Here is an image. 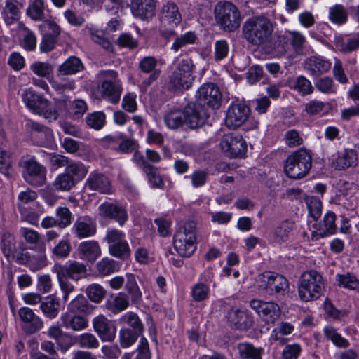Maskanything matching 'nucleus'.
<instances>
[{
    "mask_svg": "<svg viewBox=\"0 0 359 359\" xmlns=\"http://www.w3.org/2000/svg\"><path fill=\"white\" fill-rule=\"evenodd\" d=\"M74 343L81 348L94 349L98 348L100 343L97 337L92 333L85 332L74 338Z\"/></svg>",
    "mask_w": 359,
    "mask_h": 359,
    "instance_id": "nucleus-47",
    "label": "nucleus"
},
{
    "mask_svg": "<svg viewBox=\"0 0 359 359\" xmlns=\"http://www.w3.org/2000/svg\"><path fill=\"white\" fill-rule=\"evenodd\" d=\"M294 330V326L292 323L282 321L272 330L269 339L279 345H285L289 340L287 336L292 334Z\"/></svg>",
    "mask_w": 359,
    "mask_h": 359,
    "instance_id": "nucleus-30",
    "label": "nucleus"
},
{
    "mask_svg": "<svg viewBox=\"0 0 359 359\" xmlns=\"http://www.w3.org/2000/svg\"><path fill=\"white\" fill-rule=\"evenodd\" d=\"M126 282L125 288L130 296L131 300L134 302H137L140 300L142 292L136 281L135 276L132 273H126Z\"/></svg>",
    "mask_w": 359,
    "mask_h": 359,
    "instance_id": "nucleus-50",
    "label": "nucleus"
},
{
    "mask_svg": "<svg viewBox=\"0 0 359 359\" xmlns=\"http://www.w3.org/2000/svg\"><path fill=\"white\" fill-rule=\"evenodd\" d=\"M92 311L93 306L88 303L86 297L83 294H79L68 304L66 312L75 314H89Z\"/></svg>",
    "mask_w": 359,
    "mask_h": 359,
    "instance_id": "nucleus-35",
    "label": "nucleus"
},
{
    "mask_svg": "<svg viewBox=\"0 0 359 359\" xmlns=\"http://www.w3.org/2000/svg\"><path fill=\"white\" fill-rule=\"evenodd\" d=\"M120 322L128 325L127 327L130 328V330L143 333L144 325L138 316L133 312L126 313L121 317Z\"/></svg>",
    "mask_w": 359,
    "mask_h": 359,
    "instance_id": "nucleus-48",
    "label": "nucleus"
},
{
    "mask_svg": "<svg viewBox=\"0 0 359 359\" xmlns=\"http://www.w3.org/2000/svg\"><path fill=\"white\" fill-rule=\"evenodd\" d=\"M11 153L4 145L0 146V172L6 176L11 175Z\"/></svg>",
    "mask_w": 359,
    "mask_h": 359,
    "instance_id": "nucleus-59",
    "label": "nucleus"
},
{
    "mask_svg": "<svg viewBox=\"0 0 359 359\" xmlns=\"http://www.w3.org/2000/svg\"><path fill=\"white\" fill-rule=\"evenodd\" d=\"M65 172L73 180L75 184L81 181L87 175L88 168L81 162H72L66 166Z\"/></svg>",
    "mask_w": 359,
    "mask_h": 359,
    "instance_id": "nucleus-38",
    "label": "nucleus"
},
{
    "mask_svg": "<svg viewBox=\"0 0 359 359\" xmlns=\"http://www.w3.org/2000/svg\"><path fill=\"white\" fill-rule=\"evenodd\" d=\"M335 214L328 212L325 214L323 219V224L318 230V234L321 238L332 235L335 233Z\"/></svg>",
    "mask_w": 359,
    "mask_h": 359,
    "instance_id": "nucleus-51",
    "label": "nucleus"
},
{
    "mask_svg": "<svg viewBox=\"0 0 359 359\" xmlns=\"http://www.w3.org/2000/svg\"><path fill=\"white\" fill-rule=\"evenodd\" d=\"M290 87L298 91L302 95H309L313 91L311 81L302 76L291 81L290 82Z\"/></svg>",
    "mask_w": 359,
    "mask_h": 359,
    "instance_id": "nucleus-49",
    "label": "nucleus"
},
{
    "mask_svg": "<svg viewBox=\"0 0 359 359\" xmlns=\"http://www.w3.org/2000/svg\"><path fill=\"white\" fill-rule=\"evenodd\" d=\"M194 65L189 58L182 60L170 76L169 86L175 90H187L194 81Z\"/></svg>",
    "mask_w": 359,
    "mask_h": 359,
    "instance_id": "nucleus-9",
    "label": "nucleus"
},
{
    "mask_svg": "<svg viewBox=\"0 0 359 359\" xmlns=\"http://www.w3.org/2000/svg\"><path fill=\"white\" fill-rule=\"evenodd\" d=\"M144 172L147 176L148 182L153 188L165 189L171 187V182L167 176H161L156 168L145 165Z\"/></svg>",
    "mask_w": 359,
    "mask_h": 359,
    "instance_id": "nucleus-31",
    "label": "nucleus"
},
{
    "mask_svg": "<svg viewBox=\"0 0 359 359\" xmlns=\"http://www.w3.org/2000/svg\"><path fill=\"white\" fill-rule=\"evenodd\" d=\"M27 268L32 272L38 271L48 265V261L46 255L45 249L30 254Z\"/></svg>",
    "mask_w": 359,
    "mask_h": 359,
    "instance_id": "nucleus-40",
    "label": "nucleus"
},
{
    "mask_svg": "<svg viewBox=\"0 0 359 359\" xmlns=\"http://www.w3.org/2000/svg\"><path fill=\"white\" fill-rule=\"evenodd\" d=\"M156 2L154 0H133L131 4L133 15L141 20H149L155 15Z\"/></svg>",
    "mask_w": 359,
    "mask_h": 359,
    "instance_id": "nucleus-26",
    "label": "nucleus"
},
{
    "mask_svg": "<svg viewBox=\"0 0 359 359\" xmlns=\"http://www.w3.org/2000/svg\"><path fill=\"white\" fill-rule=\"evenodd\" d=\"M331 161L332 165L335 169L344 170L357 164L358 155L354 150L346 149L333 155Z\"/></svg>",
    "mask_w": 359,
    "mask_h": 359,
    "instance_id": "nucleus-27",
    "label": "nucleus"
},
{
    "mask_svg": "<svg viewBox=\"0 0 359 359\" xmlns=\"http://www.w3.org/2000/svg\"><path fill=\"white\" fill-rule=\"evenodd\" d=\"M94 331L102 341H112L116 337V327L104 315L100 314L92 320Z\"/></svg>",
    "mask_w": 359,
    "mask_h": 359,
    "instance_id": "nucleus-20",
    "label": "nucleus"
},
{
    "mask_svg": "<svg viewBox=\"0 0 359 359\" xmlns=\"http://www.w3.org/2000/svg\"><path fill=\"white\" fill-rule=\"evenodd\" d=\"M273 30V23L264 15L248 18L242 27L243 38L248 43L256 46L266 45L270 41Z\"/></svg>",
    "mask_w": 359,
    "mask_h": 359,
    "instance_id": "nucleus-1",
    "label": "nucleus"
},
{
    "mask_svg": "<svg viewBox=\"0 0 359 359\" xmlns=\"http://www.w3.org/2000/svg\"><path fill=\"white\" fill-rule=\"evenodd\" d=\"M86 187L90 190H97L102 194H111L112 187L109 180L99 172H91L86 182Z\"/></svg>",
    "mask_w": 359,
    "mask_h": 359,
    "instance_id": "nucleus-28",
    "label": "nucleus"
},
{
    "mask_svg": "<svg viewBox=\"0 0 359 359\" xmlns=\"http://www.w3.org/2000/svg\"><path fill=\"white\" fill-rule=\"evenodd\" d=\"M56 107L58 109L59 114L68 112L74 118H79L82 116L87 111V104L83 100H76L72 102H69L66 99L56 100Z\"/></svg>",
    "mask_w": 359,
    "mask_h": 359,
    "instance_id": "nucleus-25",
    "label": "nucleus"
},
{
    "mask_svg": "<svg viewBox=\"0 0 359 359\" xmlns=\"http://www.w3.org/2000/svg\"><path fill=\"white\" fill-rule=\"evenodd\" d=\"M159 19L162 26L176 27L182 21V15L177 5L172 1L165 3L161 8Z\"/></svg>",
    "mask_w": 359,
    "mask_h": 359,
    "instance_id": "nucleus-21",
    "label": "nucleus"
},
{
    "mask_svg": "<svg viewBox=\"0 0 359 359\" xmlns=\"http://www.w3.org/2000/svg\"><path fill=\"white\" fill-rule=\"evenodd\" d=\"M312 166L311 154L304 149H299L289 155L284 162V172L292 180L306 177Z\"/></svg>",
    "mask_w": 359,
    "mask_h": 359,
    "instance_id": "nucleus-4",
    "label": "nucleus"
},
{
    "mask_svg": "<svg viewBox=\"0 0 359 359\" xmlns=\"http://www.w3.org/2000/svg\"><path fill=\"white\" fill-rule=\"evenodd\" d=\"M30 69L38 76L48 78L53 72V67L48 62L36 61L31 64Z\"/></svg>",
    "mask_w": 359,
    "mask_h": 359,
    "instance_id": "nucleus-60",
    "label": "nucleus"
},
{
    "mask_svg": "<svg viewBox=\"0 0 359 359\" xmlns=\"http://www.w3.org/2000/svg\"><path fill=\"white\" fill-rule=\"evenodd\" d=\"M22 175L25 180L34 186L42 185L46 181V168L36 161L29 158L22 163Z\"/></svg>",
    "mask_w": 359,
    "mask_h": 359,
    "instance_id": "nucleus-15",
    "label": "nucleus"
},
{
    "mask_svg": "<svg viewBox=\"0 0 359 359\" xmlns=\"http://www.w3.org/2000/svg\"><path fill=\"white\" fill-rule=\"evenodd\" d=\"M105 114L102 111H96L88 114L86 118V124L95 129H101L105 123Z\"/></svg>",
    "mask_w": 359,
    "mask_h": 359,
    "instance_id": "nucleus-61",
    "label": "nucleus"
},
{
    "mask_svg": "<svg viewBox=\"0 0 359 359\" xmlns=\"http://www.w3.org/2000/svg\"><path fill=\"white\" fill-rule=\"evenodd\" d=\"M196 228L194 221H188L175 231L173 246L180 256L189 257L196 251Z\"/></svg>",
    "mask_w": 359,
    "mask_h": 359,
    "instance_id": "nucleus-5",
    "label": "nucleus"
},
{
    "mask_svg": "<svg viewBox=\"0 0 359 359\" xmlns=\"http://www.w3.org/2000/svg\"><path fill=\"white\" fill-rule=\"evenodd\" d=\"M315 86L324 94H334L337 91V86L333 79L328 76L318 79L315 82Z\"/></svg>",
    "mask_w": 359,
    "mask_h": 359,
    "instance_id": "nucleus-57",
    "label": "nucleus"
},
{
    "mask_svg": "<svg viewBox=\"0 0 359 359\" xmlns=\"http://www.w3.org/2000/svg\"><path fill=\"white\" fill-rule=\"evenodd\" d=\"M210 294V287L205 283L198 282L194 284L191 287V295L196 302H203L206 300Z\"/></svg>",
    "mask_w": 359,
    "mask_h": 359,
    "instance_id": "nucleus-55",
    "label": "nucleus"
},
{
    "mask_svg": "<svg viewBox=\"0 0 359 359\" xmlns=\"http://www.w3.org/2000/svg\"><path fill=\"white\" fill-rule=\"evenodd\" d=\"M101 217L116 220L121 226L128 220L126 207L120 203H102L99 206Z\"/></svg>",
    "mask_w": 359,
    "mask_h": 359,
    "instance_id": "nucleus-22",
    "label": "nucleus"
},
{
    "mask_svg": "<svg viewBox=\"0 0 359 359\" xmlns=\"http://www.w3.org/2000/svg\"><path fill=\"white\" fill-rule=\"evenodd\" d=\"M15 237L8 232L4 233L1 238V250L7 260H10L15 248Z\"/></svg>",
    "mask_w": 359,
    "mask_h": 359,
    "instance_id": "nucleus-53",
    "label": "nucleus"
},
{
    "mask_svg": "<svg viewBox=\"0 0 359 359\" xmlns=\"http://www.w3.org/2000/svg\"><path fill=\"white\" fill-rule=\"evenodd\" d=\"M335 280L338 286L350 290H359V280L357 277L348 272L345 273H337L335 276Z\"/></svg>",
    "mask_w": 359,
    "mask_h": 359,
    "instance_id": "nucleus-42",
    "label": "nucleus"
},
{
    "mask_svg": "<svg viewBox=\"0 0 359 359\" xmlns=\"http://www.w3.org/2000/svg\"><path fill=\"white\" fill-rule=\"evenodd\" d=\"M83 69L81 60L77 57L71 56L59 66L56 76L58 79H62L67 75L75 74Z\"/></svg>",
    "mask_w": 359,
    "mask_h": 359,
    "instance_id": "nucleus-32",
    "label": "nucleus"
},
{
    "mask_svg": "<svg viewBox=\"0 0 359 359\" xmlns=\"http://www.w3.org/2000/svg\"><path fill=\"white\" fill-rule=\"evenodd\" d=\"M330 110V104L317 100H312L306 103L304 111L311 116L324 115Z\"/></svg>",
    "mask_w": 359,
    "mask_h": 359,
    "instance_id": "nucleus-45",
    "label": "nucleus"
},
{
    "mask_svg": "<svg viewBox=\"0 0 359 359\" xmlns=\"http://www.w3.org/2000/svg\"><path fill=\"white\" fill-rule=\"evenodd\" d=\"M120 262L109 257H104L96 264L97 272L102 276H109L120 270Z\"/></svg>",
    "mask_w": 359,
    "mask_h": 359,
    "instance_id": "nucleus-43",
    "label": "nucleus"
},
{
    "mask_svg": "<svg viewBox=\"0 0 359 359\" xmlns=\"http://www.w3.org/2000/svg\"><path fill=\"white\" fill-rule=\"evenodd\" d=\"M142 334L130 330L129 327H121L118 333V340L121 348H128L133 346Z\"/></svg>",
    "mask_w": 359,
    "mask_h": 359,
    "instance_id": "nucleus-44",
    "label": "nucleus"
},
{
    "mask_svg": "<svg viewBox=\"0 0 359 359\" xmlns=\"http://www.w3.org/2000/svg\"><path fill=\"white\" fill-rule=\"evenodd\" d=\"M75 184L73 180L65 172L59 174L53 183L54 189L60 191H69Z\"/></svg>",
    "mask_w": 359,
    "mask_h": 359,
    "instance_id": "nucleus-56",
    "label": "nucleus"
},
{
    "mask_svg": "<svg viewBox=\"0 0 359 359\" xmlns=\"http://www.w3.org/2000/svg\"><path fill=\"white\" fill-rule=\"evenodd\" d=\"M135 359H151V353L148 340L145 337H141L137 346Z\"/></svg>",
    "mask_w": 359,
    "mask_h": 359,
    "instance_id": "nucleus-64",
    "label": "nucleus"
},
{
    "mask_svg": "<svg viewBox=\"0 0 359 359\" xmlns=\"http://www.w3.org/2000/svg\"><path fill=\"white\" fill-rule=\"evenodd\" d=\"M257 283L260 290L276 298L284 296L289 290V281L281 274L265 272L259 274Z\"/></svg>",
    "mask_w": 359,
    "mask_h": 359,
    "instance_id": "nucleus-7",
    "label": "nucleus"
},
{
    "mask_svg": "<svg viewBox=\"0 0 359 359\" xmlns=\"http://www.w3.org/2000/svg\"><path fill=\"white\" fill-rule=\"evenodd\" d=\"M329 20L335 24H343L347 20V12L341 4H336L329 9Z\"/></svg>",
    "mask_w": 359,
    "mask_h": 359,
    "instance_id": "nucleus-54",
    "label": "nucleus"
},
{
    "mask_svg": "<svg viewBox=\"0 0 359 359\" xmlns=\"http://www.w3.org/2000/svg\"><path fill=\"white\" fill-rule=\"evenodd\" d=\"M331 62L320 57H311L305 62V69L311 75L318 76L329 71Z\"/></svg>",
    "mask_w": 359,
    "mask_h": 359,
    "instance_id": "nucleus-33",
    "label": "nucleus"
},
{
    "mask_svg": "<svg viewBox=\"0 0 359 359\" xmlns=\"http://www.w3.org/2000/svg\"><path fill=\"white\" fill-rule=\"evenodd\" d=\"M206 118V114L201 107L189 103L183 111H170L165 116L164 121L170 129H177L183 125L194 129L203 126Z\"/></svg>",
    "mask_w": 359,
    "mask_h": 359,
    "instance_id": "nucleus-2",
    "label": "nucleus"
},
{
    "mask_svg": "<svg viewBox=\"0 0 359 359\" xmlns=\"http://www.w3.org/2000/svg\"><path fill=\"white\" fill-rule=\"evenodd\" d=\"M29 126L34 131L38 132L39 137H45L46 140L42 141L41 144L46 147L53 148L54 145L53 142V135L52 134V132L46 127L36 123V122H29Z\"/></svg>",
    "mask_w": 359,
    "mask_h": 359,
    "instance_id": "nucleus-52",
    "label": "nucleus"
},
{
    "mask_svg": "<svg viewBox=\"0 0 359 359\" xmlns=\"http://www.w3.org/2000/svg\"><path fill=\"white\" fill-rule=\"evenodd\" d=\"M105 240L109 245V252L114 257L125 259L130 256V250L123 232L118 229H109Z\"/></svg>",
    "mask_w": 359,
    "mask_h": 359,
    "instance_id": "nucleus-10",
    "label": "nucleus"
},
{
    "mask_svg": "<svg viewBox=\"0 0 359 359\" xmlns=\"http://www.w3.org/2000/svg\"><path fill=\"white\" fill-rule=\"evenodd\" d=\"M280 44L275 48L273 55L280 57L284 55L290 48L288 40H291L294 48H301L306 41L305 36L297 31H285L278 36Z\"/></svg>",
    "mask_w": 359,
    "mask_h": 359,
    "instance_id": "nucleus-19",
    "label": "nucleus"
},
{
    "mask_svg": "<svg viewBox=\"0 0 359 359\" xmlns=\"http://www.w3.org/2000/svg\"><path fill=\"white\" fill-rule=\"evenodd\" d=\"M75 234L79 238L93 236L96 233V224L93 222L77 220L74 224Z\"/></svg>",
    "mask_w": 359,
    "mask_h": 359,
    "instance_id": "nucleus-39",
    "label": "nucleus"
},
{
    "mask_svg": "<svg viewBox=\"0 0 359 359\" xmlns=\"http://www.w3.org/2000/svg\"><path fill=\"white\" fill-rule=\"evenodd\" d=\"M250 109L243 102L236 101L232 102L228 107L225 124L229 128H236L241 126L249 118Z\"/></svg>",
    "mask_w": 359,
    "mask_h": 359,
    "instance_id": "nucleus-14",
    "label": "nucleus"
},
{
    "mask_svg": "<svg viewBox=\"0 0 359 359\" xmlns=\"http://www.w3.org/2000/svg\"><path fill=\"white\" fill-rule=\"evenodd\" d=\"M129 306L128 296L123 292H119L114 297L105 303L106 309L114 314L126 310Z\"/></svg>",
    "mask_w": 359,
    "mask_h": 359,
    "instance_id": "nucleus-36",
    "label": "nucleus"
},
{
    "mask_svg": "<svg viewBox=\"0 0 359 359\" xmlns=\"http://www.w3.org/2000/svg\"><path fill=\"white\" fill-rule=\"evenodd\" d=\"M335 46L337 49L343 53H349L359 47V39L353 38L346 40L336 39Z\"/></svg>",
    "mask_w": 359,
    "mask_h": 359,
    "instance_id": "nucleus-63",
    "label": "nucleus"
},
{
    "mask_svg": "<svg viewBox=\"0 0 359 359\" xmlns=\"http://www.w3.org/2000/svg\"><path fill=\"white\" fill-rule=\"evenodd\" d=\"M220 148L230 158L242 157L247 151L245 141L236 133L224 135L220 142Z\"/></svg>",
    "mask_w": 359,
    "mask_h": 359,
    "instance_id": "nucleus-13",
    "label": "nucleus"
},
{
    "mask_svg": "<svg viewBox=\"0 0 359 359\" xmlns=\"http://www.w3.org/2000/svg\"><path fill=\"white\" fill-rule=\"evenodd\" d=\"M101 75L104 78L100 88L103 97L113 104L118 103L121 98L122 88L116 72L113 70L104 71L101 73Z\"/></svg>",
    "mask_w": 359,
    "mask_h": 359,
    "instance_id": "nucleus-11",
    "label": "nucleus"
},
{
    "mask_svg": "<svg viewBox=\"0 0 359 359\" xmlns=\"http://www.w3.org/2000/svg\"><path fill=\"white\" fill-rule=\"evenodd\" d=\"M217 22L224 30L231 32L240 26L241 18L237 8L230 2H219L215 8Z\"/></svg>",
    "mask_w": 359,
    "mask_h": 359,
    "instance_id": "nucleus-8",
    "label": "nucleus"
},
{
    "mask_svg": "<svg viewBox=\"0 0 359 359\" xmlns=\"http://www.w3.org/2000/svg\"><path fill=\"white\" fill-rule=\"evenodd\" d=\"M238 351L241 359H262L264 350L262 347H255L250 343L238 344Z\"/></svg>",
    "mask_w": 359,
    "mask_h": 359,
    "instance_id": "nucleus-37",
    "label": "nucleus"
},
{
    "mask_svg": "<svg viewBox=\"0 0 359 359\" xmlns=\"http://www.w3.org/2000/svg\"><path fill=\"white\" fill-rule=\"evenodd\" d=\"M79 257L83 260L94 262L101 255V248L97 241H83L78 246Z\"/></svg>",
    "mask_w": 359,
    "mask_h": 359,
    "instance_id": "nucleus-29",
    "label": "nucleus"
},
{
    "mask_svg": "<svg viewBox=\"0 0 359 359\" xmlns=\"http://www.w3.org/2000/svg\"><path fill=\"white\" fill-rule=\"evenodd\" d=\"M44 10V0H32L27 8L26 13L34 21H43Z\"/></svg>",
    "mask_w": 359,
    "mask_h": 359,
    "instance_id": "nucleus-41",
    "label": "nucleus"
},
{
    "mask_svg": "<svg viewBox=\"0 0 359 359\" xmlns=\"http://www.w3.org/2000/svg\"><path fill=\"white\" fill-rule=\"evenodd\" d=\"M60 320L61 327L74 332H81L88 327V320L80 314L65 312L60 316Z\"/></svg>",
    "mask_w": 359,
    "mask_h": 359,
    "instance_id": "nucleus-23",
    "label": "nucleus"
},
{
    "mask_svg": "<svg viewBox=\"0 0 359 359\" xmlns=\"http://www.w3.org/2000/svg\"><path fill=\"white\" fill-rule=\"evenodd\" d=\"M18 25L25 32L22 43V47L29 51L34 50L36 46V37L34 33L26 27L21 22L18 23Z\"/></svg>",
    "mask_w": 359,
    "mask_h": 359,
    "instance_id": "nucleus-62",
    "label": "nucleus"
},
{
    "mask_svg": "<svg viewBox=\"0 0 359 359\" xmlns=\"http://www.w3.org/2000/svg\"><path fill=\"white\" fill-rule=\"evenodd\" d=\"M18 316L21 321V327L26 334L36 333L43 327L42 319L29 307H21L18 310Z\"/></svg>",
    "mask_w": 359,
    "mask_h": 359,
    "instance_id": "nucleus-17",
    "label": "nucleus"
},
{
    "mask_svg": "<svg viewBox=\"0 0 359 359\" xmlns=\"http://www.w3.org/2000/svg\"><path fill=\"white\" fill-rule=\"evenodd\" d=\"M196 97L203 104L214 109L220 106L222 94L219 88L212 83L203 84L198 90Z\"/></svg>",
    "mask_w": 359,
    "mask_h": 359,
    "instance_id": "nucleus-18",
    "label": "nucleus"
},
{
    "mask_svg": "<svg viewBox=\"0 0 359 359\" xmlns=\"http://www.w3.org/2000/svg\"><path fill=\"white\" fill-rule=\"evenodd\" d=\"M324 280L322 275L316 270L305 271L298 281V294L304 302L320 298L323 293Z\"/></svg>",
    "mask_w": 359,
    "mask_h": 359,
    "instance_id": "nucleus-3",
    "label": "nucleus"
},
{
    "mask_svg": "<svg viewBox=\"0 0 359 359\" xmlns=\"http://www.w3.org/2000/svg\"><path fill=\"white\" fill-rule=\"evenodd\" d=\"M25 3L20 0H5L4 6L1 11V16L7 25H11L19 20L21 10Z\"/></svg>",
    "mask_w": 359,
    "mask_h": 359,
    "instance_id": "nucleus-24",
    "label": "nucleus"
},
{
    "mask_svg": "<svg viewBox=\"0 0 359 359\" xmlns=\"http://www.w3.org/2000/svg\"><path fill=\"white\" fill-rule=\"evenodd\" d=\"M40 309L46 318L54 319L60 311V301L55 296L49 295L41 302Z\"/></svg>",
    "mask_w": 359,
    "mask_h": 359,
    "instance_id": "nucleus-34",
    "label": "nucleus"
},
{
    "mask_svg": "<svg viewBox=\"0 0 359 359\" xmlns=\"http://www.w3.org/2000/svg\"><path fill=\"white\" fill-rule=\"evenodd\" d=\"M22 98L26 107L34 114L42 116L50 121L58 118V109L53 107L46 98L32 88L25 89L22 93Z\"/></svg>",
    "mask_w": 359,
    "mask_h": 359,
    "instance_id": "nucleus-6",
    "label": "nucleus"
},
{
    "mask_svg": "<svg viewBox=\"0 0 359 359\" xmlns=\"http://www.w3.org/2000/svg\"><path fill=\"white\" fill-rule=\"evenodd\" d=\"M250 306L267 325H274L281 315L280 306L273 302L254 299L250 301Z\"/></svg>",
    "mask_w": 359,
    "mask_h": 359,
    "instance_id": "nucleus-12",
    "label": "nucleus"
},
{
    "mask_svg": "<svg viewBox=\"0 0 359 359\" xmlns=\"http://www.w3.org/2000/svg\"><path fill=\"white\" fill-rule=\"evenodd\" d=\"M53 271L56 273L57 279L70 278L77 280L86 273V266L78 261L69 260L65 264H55Z\"/></svg>",
    "mask_w": 359,
    "mask_h": 359,
    "instance_id": "nucleus-16",
    "label": "nucleus"
},
{
    "mask_svg": "<svg viewBox=\"0 0 359 359\" xmlns=\"http://www.w3.org/2000/svg\"><path fill=\"white\" fill-rule=\"evenodd\" d=\"M294 223L289 221H283L273 230V240L276 243L285 241L293 229Z\"/></svg>",
    "mask_w": 359,
    "mask_h": 359,
    "instance_id": "nucleus-46",
    "label": "nucleus"
},
{
    "mask_svg": "<svg viewBox=\"0 0 359 359\" xmlns=\"http://www.w3.org/2000/svg\"><path fill=\"white\" fill-rule=\"evenodd\" d=\"M245 316L244 311L237 308H231L227 313V318L236 328L242 329L245 326V323L243 320Z\"/></svg>",
    "mask_w": 359,
    "mask_h": 359,
    "instance_id": "nucleus-58",
    "label": "nucleus"
}]
</instances>
